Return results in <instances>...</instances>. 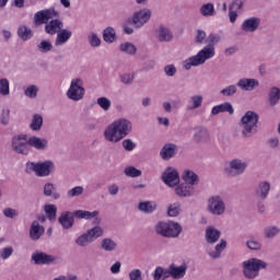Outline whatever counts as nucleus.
I'll list each match as a JSON object with an SVG mask.
<instances>
[{
    "label": "nucleus",
    "instance_id": "9b49d317",
    "mask_svg": "<svg viewBox=\"0 0 280 280\" xmlns=\"http://www.w3.org/2000/svg\"><path fill=\"white\" fill-rule=\"evenodd\" d=\"M82 80L80 79H73L71 81L70 88L67 91V97L69 100H72V102H80V100H83L85 90L80 83Z\"/></svg>",
    "mask_w": 280,
    "mask_h": 280
},
{
    "label": "nucleus",
    "instance_id": "4c0bfd02",
    "mask_svg": "<svg viewBox=\"0 0 280 280\" xmlns=\"http://www.w3.org/2000/svg\"><path fill=\"white\" fill-rule=\"evenodd\" d=\"M44 211L46 213L47 220L50 222H56V215L58 213V207L54 203H48L44 206Z\"/></svg>",
    "mask_w": 280,
    "mask_h": 280
},
{
    "label": "nucleus",
    "instance_id": "e2e57ef3",
    "mask_svg": "<svg viewBox=\"0 0 280 280\" xmlns=\"http://www.w3.org/2000/svg\"><path fill=\"white\" fill-rule=\"evenodd\" d=\"M12 253H14L13 247H4L0 250V258L1 259H10V257H12Z\"/></svg>",
    "mask_w": 280,
    "mask_h": 280
},
{
    "label": "nucleus",
    "instance_id": "393cba45",
    "mask_svg": "<svg viewBox=\"0 0 280 280\" xmlns=\"http://www.w3.org/2000/svg\"><path fill=\"white\" fill-rule=\"evenodd\" d=\"M222 236V232L220 230L215 229L214 226H208L206 229V242L207 244H215L220 241V237Z\"/></svg>",
    "mask_w": 280,
    "mask_h": 280
},
{
    "label": "nucleus",
    "instance_id": "09e8293b",
    "mask_svg": "<svg viewBox=\"0 0 280 280\" xmlns=\"http://www.w3.org/2000/svg\"><path fill=\"white\" fill-rule=\"evenodd\" d=\"M180 202L176 201L174 203H171L167 208V215L170 218H177V215H180Z\"/></svg>",
    "mask_w": 280,
    "mask_h": 280
},
{
    "label": "nucleus",
    "instance_id": "6ab92c4d",
    "mask_svg": "<svg viewBox=\"0 0 280 280\" xmlns=\"http://www.w3.org/2000/svg\"><path fill=\"white\" fill-rule=\"evenodd\" d=\"M176 154H178V145L175 143H166L160 151V156L163 161H170V159H174Z\"/></svg>",
    "mask_w": 280,
    "mask_h": 280
},
{
    "label": "nucleus",
    "instance_id": "e433bc0d",
    "mask_svg": "<svg viewBox=\"0 0 280 280\" xmlns=\"http://www.w3.org/2000/svg\"><path fill=\"white\" fill-rule=\"evenodd\" d=\"M268 100H269V105L270 106H277L279 104V101H280V89L278 86H272L269 90Z\"/></svg>",
    "mask_w": 280,
    "mask_h": 280
},
{
    "label": "nucleus",
    "instance_id": "9d476101",
    "mask_svg": "<svg viewBox=\"0 0 280 280\" xmlns=\"http://www.w3.org/2000/svg\"><path fill=\"white\" fill-rule=\"evenodd\" d=\"M248 163L242 159H233L229 162V167L225 170L228 176H242L246 172Z\"/></svg>",
    "mask_w": 280,
    "mask_h": 280
},
{
    "label": "nucleus",
    "instance_id": "49530a36",
    "mask_svg": "<svg viewBox=\"0 0 280 280\" xmlns=\"http://www.w3.org/2000/svg\"><path fill=\"white\" fill-rule=\"evenodd\" d=\"M280 233V228L277 225L267 226L264 229V235L267 240H273Z\"/></svg>",
    "mask_w": 280,
    "mask_h": 280
},
{
    "label": "nucleus",
    "instance_id": "bf43d9fd",
    "mask_svg": "<svg viewBox=\"0 0 280 280\" xmlns=\"http://www.w3.org/2000/svg\"><path fill=\"white\" fill-rule=\"evenodd\" d=\"M205 40H207V32L202 30H197L196 36H195V43H197L198 45H202Z\"/></svg>",
    "mask_w": 280,
    "mask_h": 280
},
{
    "label": "nucleus",
    "instance_id": "f3484780",
    "mask_svg": "<svg viewBox=\"0 0 280 280\" xmlns=\"http://www.w3.org/2000/svg\"><path fill=\"white\" fill-rule=\"evenodd\" d=\"M28 148H34L39 152H45L49 148V140L46 138H40L38 136H33L27 139Z\"/></svg>",
    "mask_w": 280,
    "mask_h": 280
},
{
    "label": "nucleus",
    "instance_id": "f257e3e1",
    "mask_svg": "<svg viewBox=\"0 0 280 280\" xmlns=\"http://www.w3.org/2000/svg\"><path fill=\"white\" fill-rule=\"evenodd\" d=\"M221 37L219 34L211 33L206 38V47L198 51L197 55L186 59L183 62V67L186 71H191L192 67H200V65H205L207 60H211L213 56H215V45L220 43Z\"/></svg>",
    "mask_w": 280,
    "mask_h": 280
},
{
    "label": "nucleus",
    "instance_id": "6e6d98bb",
    "mask_svg": "<svg viewBox=\"0 0 280 280\" xmlns=\"http://www.w3.org/2000/svg\"><path fill=\"white\" fill-rule=\"evenodd\" d=\"M88 42L92 47H100L102 45V39L96 33H90L88 35Z\"/></svg>",
    "mask_w": 280,
    "mask_h": 280
},
{
    "label": "nucleus",
    "instance_id": "58836bf2",
    "mask_svg": "<svg viewBox=\"0 0 280 280\" xmlns=\"http://www.w3.org/2000/svg\"><path fill=\"white\" fill-rule=\"evenodd\" d=\"M103 40H105V43H109V44H113V43H115V40H117V33L115 32L114 27L107 26L103 31Z\"/></svg>",
    "mask_w": 280,
    "mask_h": 280
},
{
    "label": "nucleus",
    "instance_id": "ea45409f",
    "mask_svg": "<svg viewBox=\"0 0 280 280\" xmlns=\"http://www.w3.org/2000/svg\"><path fill=\"white\" fill-rule=\"evenodd\" d=\"M153 280H165L170 279V268L156 267L152 273Z\"/></svg>",
    "mask_w": 280,
    "mask_h": 280
},
{
    "label": "nucleus",
    "instance_id": "6e6552de",
    "mask_svg": "<svg viewBox=\"0 0 280 280\" xmlns=\"http://www.w3.org/2000/svg\"><path fill=\"white\" fill-rule=\"evenodd\" d=\"M207 210L211 215H224L226 203L220 195H214L208 199Z\"/></svg>",
    "mask_w": 280,
    "mask_h": 280
},
{
    "label": "nucleus",
    "instance_id": "7ed1b4c3",
    "mask_svg": "<svg viewBox=\"0 0 280 280\" xmlns=\"http://www.w3.org/2000/svg\"><path fill=\"white\" fill-rule=\"evenodd\" d=\"M257 124H259V114L253 110L246 112L238 122L242 137L244 139L255 137V133L258 132L259 128Z\"/></svg>",
    "mask_w": 280,
    "mask_h": 280
},
{
    "label": "nucleus",
    "instance_id": "f8f14e48",
    "mask_svg": "<svg viewBox=\"0 0 280 280\" xmlns=\"http://www.w3.org/2000/svg\"><path fill=\"white\" fill-rule=\"evenodd\" d=\"M58 16V11L56 9H45L38 11L34 15V23L35 25H47L51 19H56Z\"/></svg>",
    "mask_w": 280,
    "mask_h": 280
},
{
    "label": "nucleus",
    "instance_id": "a19ab883",
    "mask_svg": "<svg viewBox=\"0 0 280 280\" xmlns=\"http://www.w3.org/2000/svg\"><path fill=\"white\" fill-rule=\"evenodd\" d=\"M36 47L39 54H49V51H54V44H51V39H44L37 44Z\"/></svg>",
    "mask_w": 280,
    "mask_h": 280
},
{
    "label": "nucleus",
    "instance_id": "aec40b11",
    "mask_svg": "<svg viewBox=\"0 0 280 280\" xmlns=\"http://www.w3.org/2000/svg\"><path fill=\"white\" fill-rule=\"evenodd\" d=\"M261 25V19L259 18H248L244 20V22L241 25V30L243 32H257L259 30V26Z\"/></svg>",
    "mask_w": 280,
    "mask_h": 280
},
{
    "label": "nucleus",
    "instance_id": "72a5a7b5",
    "mask_svg": "<svg viewBox=\"0 0 280 280\" xmlns=\"http://www.w3.org/2000/svg\"><path fill=\"white\" fill-rule=\"evenodd\" d=\"M226 248V241L221 240L219 244L215 245L214 250L209 252L208 255L211 259H220L222 257V252Z\"/></svg>",
    "mask_w": 280,
    "mask_h": 280
},
{
    "label": "nucleus",
    "instance_id": "c85d7f7f",
    "mask_svg": "<svg viewBox=\"0 0 280 280\" xmlns=\"http://www.w3.org/2000/svg\"><path fill=\"white\" fill-rule=\"evenodd\" d=\"M101 249L104 250L105 253H115L119 245H117V242H115L110 237H105L101 241Z\"/></svg>",
    "mask_w": 280,
    "mask_h": 280
},
{
    "label": "nucleus",
    "instance_id": "473e14b6",
    "mask_svg": "<svg viewBox=\"0 0 280 280\" xmlns=\"http://www.w3.org/2000/svg\"><path fill=\"white\" fill-rule=\"evenodd\" d=\"M194 188L188 186V184H182L175 188L176 196L179 198H191Z\"/></svg>",
    "mask_w": 280,
    "mask_h": 280
},
{
    "label": "nucleus",
    "instance_id": "8fccbe9b",
    "mask_svg": "<svg viewBox=\"0 0 280 280\" xmlns=\"http://www.w3.org/2000/svg\"><path fill=\"white\" fill-rule=\"evenodd\" d=\"M38 91L39 89L37 88V85L32 84L24 90V95L30 100H36L38 97Z\"/></svg>",
    "mask_w": 280,
    "mask_h": 280
},
{
    "label": "nucleus",
    "instance_id": "c03bdc74",
    "mask_svg": "<svg viewBox=\"0 0 280 280\" xmlns=\"http://www.w3.org/2000/svg\"><path fill=\"white\" fill-rule=\"evenodd\" d=\"M74 243L77 244V246H80L81 248H84V247L89 246L90 244H93V242H92L91 237L89 236L88 232L78 236L75 238Z\"/></svg>",
    "mask_w": 280,
    "mask_h": 280
},
{
    "label": "nucleus",
    "instance_id": "39448f33",
    "mask_svg": "<svg viewBox=\"0 0 280 280\" xmlns=\"http://www.w3.org/2000/svg\"><path fill=\"white\" fill-rule=\"evenodd\" d=\"M268 268V264L258 258H250L243 261V273L245 279H256L259 277V271Z\"/></svg>",
    "mask_w": 280,
    "mask_h": 280
},
{
    "label": "nucleus",
    "instance_id": "2eb2a0df",
    "mask_svg": "<svg viewBox=\"0 0 280 280\" xmlns=\"http://www.w3.org/2000/svg\"><path fill=\"white\" fill-rule=\"evenodd\" d=\"M156 39L159 43H172L174 40V33L165 24H160L155 30Z\"/></svg>",
    "mask_w": 280,
    "mask_h": 280
},
{
    "label": "nucleus",
    "instance_id": "a878e982",
    "mask_svg": "<svg viewBox=\"0 0 280 280\" xmlns=\"http://www.w3.org/2000/svg\"><path fill=\"white\" fill-rule=\"evenodd\" d=\"M73 36V33L69 30L61 28L57 33V37L55 39V46L56 47H61V45H66V43H69V39Z\"/></svg>",
    "mask_w": 280,
    "mask_h": 280
},
{
    "label": "nucleus",
    "instance_id": "dca6fc26",
    "mask_svg": "<svg viewBox=\"0 0 280 280\" xmlns=\"http://www.w3.org/2000/svg\"><path fill=\"white\" fill-rule=\"evenodd\" d=\"M187 268L188 266L186 262H183L180 266H176V264H171L168 266V278L172 277V279L179 280L184 279V277L187 275Z\"/></svg>",
    "mask_w": 280,
    "mask_h": 280
},
{
    "label": "nucleus",
    "instance_id": "a18cd8bd",
    "mask_svg": "<svg viewBox=\"0 0 280 280\" xmlns=\"http://www.w3.org/2000/svg\"><path fill=\"white\" fill-rule=\"evenodd\" d=\"M119 49L122 54H128V56H135L137 54V46L130 42L120 44Z\"/></svg>",
    "mask_w": 280,
    "mask_h": 280
},
{
    "label": "nucleus",
    "instance_id": "69168bd1",
    "mask_svg": "<svg viewBox=\"0 0 280 280\" xmlns=\"http://www.w3.org/2000/svg\"><path fill=\"white\" fill-rule=\"evenodd\" d=\"M3 217L4 218H10L11 220H14V218L19 217V211H16L13 208H5L3 210Z\"/></svg>",
    "mask_w": 280,
    "mask_h": 280
},
{
    "label": "nucleus",
    "instance_id": "680f3d73",
    "mask_svg": "<svg viewBox=\"0 0 280 280\" xmlns=\"http://www.w3.org/2000/svg\"><path fill=\"white\" fill-rule=\"evenodd\" d=\"M246 246L249 250H261V243L259 241L249 240L246 242Z\"/></svg>",
    "mask_w": 280,
    "mask_h": 280
},
{
    "label": "nucleus",
    "instance_id": "b1692460",
    "mask_svg": "<svg viewBox=\"0 0 280 280\" xmlns=\"http://www.w3.org/2000/svg\"><path fill=\"white\" fill-rule=\"evenodd\" d=\"M270 194V182H259L255 188V196L259 200H266Z\"/></svg>",
    "mask_w": 280,
    "mask_h": 280
},
{
    "label": "nucleus",
    "instance_id": "ddd939ff",
    "mask_svg": "<svg viewBox=\"0 0 280 280\" xmlns=\"http://www.w3.org/2000/svg\"><path fill=\"white\" fill-rule=\"evenodd\" d=\"M162 180L168 187H176L180 184V176L178 175V171L172 166H168L162 174Z\"/></svg>",
    "mask_w": 280,
    "mask_h": 280
},
{
    "label": "nucleus",
    "instance_id": "c9c22d12",
    "mask_svg": "<svg viewBox=\"0 0 280 280\" xmlns=\"http://www.w3.org/2000/svg\"><path fill=\"white\" fill-rule=\"evenodd\" d=\"M202 106V95L190 96L186 105V110H196Z\"/></svg>",
    "mask_w": 280,
    "mask_h": 280
},
{
    "label": "nucleus",
    "instance_id": "5fc2aeb1",
    "mask_svg": "<svg viewBox=\"0 0 280 280\" xmlns=\"http://www.w3.org/2000/svg\"><path fill=\"white\" fill-rule=\"evenodd\" d=\"M96 104L100 105V108H102V110L108 112L110 110V106L113 103L108 100V97L101 96L96 100Z\"/></svg>",
    "mask_w": 280,
    "mask_h": 280
},
{
    "label": "nucleus",
    "instance_id": "37998d69",
    "mask_svg": "<svg viewBox=\"0 0 280 280\" xmlns=\"http://www.w3.org/2000/svg\"><path fill=\"white\" fill-rule=\"evenodd\" d=\"M30 128L34 132H38V130H40V128H43V116L39 114H35L32 118Z\"/></svg>",
    "mask_w": 280,
    "mask_h": 280
},
{
    "label": "nucleus",
    "instance_id": "603ef678",
    "mask_svg": "<svg viewBox=\"0 0 280 280\" xmlns=\"http://www.w3.org/2000/svg\"><path fill=\"white\" fill-rule=\"evenodd\" d=\"M124 174L128 176V178H139L142 172L135 166H127L124 171Z\"/></svg>",
    "mask_w": 280,
    "mask_h": 280
},
{
    "label": "nucleus",
    "instance_id": "4d7b16f0",
    "mask_svg": "<svg viewBox=\"0 0 280 280\" xmlns=\"http://www.w3.org/2000/svg\"><path fill=\"white\" fill-rule=\"evenodd\" d=\"M84 194V187L75 186L74 188L68 190L67 198H78V196H82Z\"/></svg>",
    "mask_w": 280,
    "mask_h": 280
},
{
    "label": "nucleus",
    "instance_id": "de8ad7c7",
    "mask_svg": "<svg viewBox=\"0 0 280 280\" xmlns=\"http://www.w3.org/2000/svg\"><path fill=\"white\" fill-rule=\"evenodd\" d=\"M86 233H88L90 240H92V242H95V240H98V237H102V235H104V229L96 225V226L88 230Z\"/></svg>",
    "mask_w": 280,
    "mask_h": 280
},
{
    "label": "nucleus",
    "instance_id": "bb28decb",
    "mask_svg": "<svg viewBox=\"0 0 280 280\" xmlns=\"http://www.w3.org/2000/svg\"><path fill=\"white\" fill-rule=\"evenodd\" d=\"M16 34L19 38H21V40H24V42H27V40H31V38H34V31H32V28H30V26L25 24H21L18 27Z\"/></svg>",
    "mask_w": 280,
    "mask_h": 280
},
{
    "label": "nucleus",
    "instance_id": "4468645a",
    "mask_svg": "<svg viewBox=\"0 0 280 280\" xmlns=\"http://www.w3.org/2000/svg\"><path fill=\"white\" fill-rule=\"evenodd\" d=\"M35 266H49L56 261V257L45 253V252H34L31 257Z\"/></svg>",
    "mask_w": 280,
    "mask_h": 280
},
{
    "label": "nucleus",
    "instance_id": "f704fd0d",
    "mask_svg": "<svg viewBox=\"0 0 280 280\" xmlns=\"http://www.w3.org/2000/svg\"><path fill=\"white\" fill-rule=\"evenodd\" d=\"M138 209L142 213H154L156 211V202L155 201H142L138 205Z\"/></svg>",
    "mask_w": 280,
    "mask_h": 280
},
{
    "label": "nucleus",
    "instance_id": "0e129e2a",
    "mask_svg": "<svg viewBox=\"0 0 280 280\" xmlns=\"http://www.w3.org/2000/svg\"><path fill=\"white\" fill-rule=\"evenodd\" d=\"M245 2L246 0H232L229 8L237 12V10H242L244 8Z\"/></svg>",
    "mask_w": 280,
    "mask_h": 280
},
{
    "label": "nucleus",
    "instance_id": "20e7f679",
    "mask_svg": "<svg viewBox=\"0 0 280 280\" xmlns=\"http://www.w3.org/2000/svg\"><path fill=\"white\" fill-rule=\"evenodd\" d=\"M154 231L156 235H161V237H172L176 238L183 233V226L178 222L174 221H159L154 225Z\"/></svg>",
    "mask_w": 280,
    "mask_h": 280
},
{
    "label": "nucleus",
    "instance_id": "0eeeda50",
    "mask_svg": "<svg viewBox=\"0 0 280 280\" xmlns=\"http://www.w3.org/2000/svg\"><path fill=\"white\" fill-rule=\"evenodd\" d=\"M150 19H152V10L144 8L136 11L131 19H128V23L133 25L135 30H141L143 25L150 23Z\"/></svg>",
    "mask_w": 280,
    "mask_h": 280
},
{
    "label": "nucleus",
    "instance_id": "79ce46f5",
    "mask_svg": "<svg viewBox=\"0 0 280 280\" xmlns=\"http://www.w3.org/2000/svg\"><path fill=\"white\" fill-rule=\"evenodd\" d=\"M199 12L201 16H215V7L213 3L208 2L200 7Z\"/></svg>",
    "mask_w": 280,
    "mask_h": 280
},
{
    "label": "nucleus",
    "instance_id": "864d4df0",
    "mask_svg": "<svg viewBox=\"0 0 280 280\" xmlns=\"http://www.w3.org/2000/svg\"><path fill=\"white\" fill-rule=\"evenodd\" d=\"M237 88L238 86L235 84L228 85L226 88L220 91V94L223 95V97H233V95L237 93Z\"/></svg>",
    "mask_w": 280,
    "mask_h": 280
},
{
    "label": "nucleus",
    "instance_id": "c756f323",
    "mask_svg": "<svg viewBox=\"0 0 280 280\" xmlns=\"http://www.w3.org/2000/svg\"><path fill=\"white\" fill-rule=\"evenodd\" d=\"M192 139L196 141V143H202V141H207L209 139V130H207L205 127H196Z\"/></svg>",
    "mask_w": 280,
    "mask_h": 280
},
{
    "label": "nucleus",
    "instance_id": "412c9836",
    "mask_svg": "<svg viewBox=\"0 0 280 280\" xmlns=\"http://www.w3.org/2000/svg\"><path fill=\"white\" fill-rule=\"evenodd\" d=\"M236 86L241 91H255L259 86V81L257 79L243 78L236 82Z\"/></svg>",
    "mask_w": 280,
    "mask_h": 280
},
{
    "label": "nucleus",
    "instance_id": "a211bd4d",
    "mask_svg": "<svg viewBox=\"0 0 280 280\" xmlns=\"http://www.w3.org/2000/svg\"><path fill=\"white\" fill-rule=\"evenodd\" d=\"M58 222L62 229L69 231V229H73V224H75V217L71 211H63L60 213Z\"/></svg>",
    "mask_w": 280,
    "mask_h": 280
},
{
    "label": "nucleus",
    "instance_id": "052dcab7",
    "mask_svg": "<svg viewBox=\"0 0 280 280\" xmlns=\"http://www.w3.org/2000/svg\"><path fill=\"white\" fill-rule=\"evenodd\" d=\"M177 69L176 66L174 65H167L164 67V73L165 75H167V78H174V75H176L177 73Z\"/></svg>",
    "mask_w": 280,
    "mask_h": 280
},
{
    "label": "nucleus",
    "instance_id": "2f4dec72",
    "mask_svg": "<svg viewBox=\"0 0 280 280\" xmlns=\"http://www.w3.org/2000/svg\"><path fill=\"white\" fill-rule=\"evenodd\" d=\"M44 196L54 200H60V192L56 191V185L54 183H46L44 185Z\"/></svg>",
    "mask_w": 280,
    "mask_h": 280
},
{
    "label": "nucleus",
    "instance_id": "5701e85b",
    "mask_svg": "<svg viewBox=\"0 0 280 280\" xmlns=\"http://www.w3.org/2000/svg\"><path fill=\"white\" fill-rule=\"evenodd\" d=\"M62 27H65V24L59 19L50 20L45 25V33L49 34V36H55V34H58Z\"/></svg>",
    "mask_w": 280,
    "mask_h": 280
},
{
    "label": "nucleus",
    "instance_id": "cd10ccee",
    "mask_svg": "<svg viewBox=\"0 0 280 280\" xmlns=\"http://www.w3.org/2000/svg\"><path fill=\"white\" fill-rule=\"evenodd\" d=\"M182 178L186 183V185L190 186L198 185V183H200V177L198 176V174L189 170L184 171Z\"/></svg>",
    "mask_w": 280,
    "mask_h": 280
},
{
    "label": "nucleus",
    "instance_id": "338daca9",
    "mask_svg": "<svg viewBox=\"0 0 280 280\" xmlns=\"http://www.w3.org/2000/svg\"><path fill=\"white\" fill-rule=\"evenodd\" d=\"M129 280H143V276L140 269H132L129 272Z\"/></svg>",
    "mask_w": 280,
    "mask_h": 280
},
{
    "label": "nucleus",
    "instance_id": "7c9ffc66",
    "mask_svg": "<svg viewBox=\"0 0 280 280\" xmlns=\"http://www.w3.org/2000/svg\"><path fill=\"white\" fill-rule=\"evenodd\" d=\"M74 218L78 220H93V218H97L100 215V211L94 210L93 212L86 210H75L72 212Z\"/></svg>",
    "mask_w": 280,
    "mask_h": 280
},
{
    "label": "nucleus",
    "instance_id": "4be33fe9",
    "mask_svg": "<svg viewBox=\"0 0 280 280\" xmlns=\"http://www.w3.org/2000/svg\"><path fill=\"white\" fill-rule=\"evenodd\" d=\"M45 235V226L40 225L38 221H33L30 228V237L33 242H38Z\"/></svg>",
    "mask_w": 280,
    "mask_h": 280
},
{
    "label": "nucleus",
    "instance_id": "774afa93",
    "mask_svg": "<svg viewBox=\"0 0 280 280\" xmlns=\"http://www.w3.org/2000/svg\"><path fill=\"white\" fill-rule=\"evenodd\" d=\"M133 81H135V74L125 73L120 75V82L122 84H132Z\"/></svg>",
    "mask_w": 280,
    "mask_h": 280
},
{
    "label": "nucleus",
    "instance_id": "3c124183",
    "mask_svg": "<svg viewBox=\"0 0 280 280\" xmlns=\"http://www.w3.org/2000/svg\"><path fill=\"white\" fill-rule=\"evenodd\" d=\"M0 95L3 97L10 95V80L5 78L0 79Z\"/></svg>",
    "mask_w": 280,
    "mask_h": 280
},
{
    "label": "nucleus",
    "instance_id": "13d9d810",
    "mask_svg": "<svg viewBox=\"0 0 280 280\" xmlns=\"http://www.w3.org/2000/svg\"><path fill=\"white\" fill-rule=\"evenodd\" d=\"M121 145L126 152H132V150L137 148V143H135L132 139L122 140Z\"/></svg>",
    "mask_w": 280,
    "mask_h": 280
},
{
    "label": "nucleus",
    "instance_id": "423d86ee",
    "mask_svg": "<svg viewBox=\"0 0 280 280\" xmlns=\"http://www.w3.org/2000/svg\"><path fill=\"white\" fill-rule=\"evenodd\" d=\"M56 170V165L51 161L45 162H27L25 172L26 174H32L34 172L39 177L49 176L51 172Z\"/></svg>",
    "mask_w": 280,
    "mask_h": 280
},
{
    "label": "nucleus",
    "instance_id": "f03ea898",
    "mask_svg": "<svg viewBox=\"0 0 280 280\" xmlns=\"http://www.w3.org/2000/svg\"><path fill=\"white\" fill-rule=\"evenodd\" d=\"M132 132V121L126 118H119L110 124L104 131V138L109 143H119Z\"/></svg>",
    "mask_w": 280,
    "mask_h": 280
},
{
    "label": "nucleus",
    "instance_id": "1a4fd4ad",
    "mask_svg": "<svg viewBox=\"0 0 280 280\" xmlns=\"http://www.w3.org/2000/svg\"><path fill=\"white\" fill-rule=\"evenodd\" d=\"M11 148L15 154L27 156L30 154V143H27V135H19L12 138Z\"/></svg>",
    "mask_w": 280,
    "mask_h": 280
}]
</instances>
